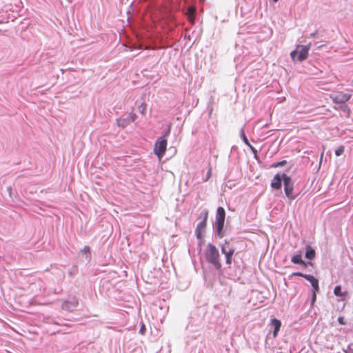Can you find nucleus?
<instances>
[{
    "mask_svg": "<svg viewBox=\"0 0 353 353\" xmlns=\"http://www.w3.org/2000/svg\"><path fill=\"white\" fill-rule=\"evenodd\" d=\"M85 250H88V251L89 250V248H85Z\"/></svg>",
    "mask_w": 353,
    "mask_h": 353,
    "instance_id": "31",
    "label": "nucleus"
},
{
    "mask_svg": "<svg viewBox=\"0 0 353 353\" xmlns=\"http://www.w3.org/2000/svg\"><path fill=\"white\" fill-rule=\"evenodd\" d=\"M241 137H242V138H243V139L244 142H245L247 145H250L249 141H248V139H247V137H246V136H245V133H244L243 130H242V131H241Z\"/></svg>",
    "mask_w": 353,
    "mask_h": 353,
    "instance_id": "23",
    "label": "nucleus"
},
{
    "mask_svg": "<svg viewBox=\"0 0 353 353\" xmlns=\"http://www.w3.org/2000/svg\"><path fill=\"white\" fill-rule=\"evenodd\" d=\"M316 299V293L312 292V298H311V304H313Z\"/></svg>",
    "mask_w": 353,
    "mask_h": 353,
    "instance_id": "25",
    "label": "nucleus"
},
{
    "mask_svg": "<svg viewBox=\"0 0 353 353\" xmlns=\"http://www.w3.org/2000/svg\"><path fill=\"white\" fill-rule=\"evenodd\" d=\"M225 212L223 207H219L216 210V226L217 234L220 237L223 236V229L225 223Z\"/></svg>",
    "mask_w": 353,
    "mask_h": 353,
    "instance_id": "5",
    "label": "nucleus"
},
{
    "mask_svg": "<svg viewBox=\"0 0 353 353\" xmlns=\"http://www.w3.org/2000/svg\"><path fill=\"white\" fill-rule=\"evenodd\" d=\"M145 325L144 324H142L141 328H140V330H139V332L141 334H145Z\"/></svg>",
    "mask_w": 353,
    "mask_h": 353,
    "instance_id": "27",
    "label": "nucleus"
},
{
    "mask_svg": "<svg viewBox=\"0 0 353 353\" xmlns=\"http://www.w3.org/2000/svg\"><path fill=\"white\" fill-rule=\"evenodd\" d=\"M270 325L274 328L273 336L276 337L281 326V322L276 319H272Z\"/></svg>",
    "mask_w": 353,
    "mask_h": 353,
    "instance_id": "10",
    "label": "nucleus"
},
{
    "mask_svg": "<svg viewBox=\"0 0 353 353\" xmlns=\"http://www.w3.org/2000/svg\"><path fill=\"white\" fill-rule=\"evenodd\" d=\"M221 251L226 257V263L228 264H231L232 256L234 252V250L233 248H231L228 243H225L222 246Z\"/></svg>",
    "mask_w": 353,
    "mask_h": 353,
    "instance_id": "8",
    "label": "nucleus"
},
{
    "mask_svg": "<svg viewBox=\"0 0 353 353\" xmlns=\"http://www.w3.org/2000/svg\"><path fill=\"white\" fill-rule=\"evenodd\" d=\"M208 217V212L207 210L202 211L199 216V219H201V221L197 224L195 233L197 239H201L203 238V233L205 232L207 220Z\"/></svg>",
    "mask_w": 353,
    "mask_h": 353,
    "instance_id": "4",
    "label": "nucleus"
},
{
    "mask_svg": "<svg viewBox=\"0 0 353 353\" xmlns=\"http://www.w3.org/2000/svg\"><path fill=\"white\" fill-rule=\"evenodd\" d=\"M130 123V120L128 119V117L125 119L120 118L117 119V124L119 126L125 128Z\"/></svg>",
    "mask_w": 353,
    "mask_h": 353,
    "instance_id": "14",
    "label": "nucleus"
},
{
    "mask_svg": "<svg viewBox=\"0 0 353 353\" xmlns=\"http://www.w3.org/2000/svg\"><path fill=\"white\" fill-rule=\"evenodd\" d=\"M304 275H305V274H303L301 272H293L291 274V276H299L303 277Z\"/></svg>",
    "mask_w": 353,
    "mask_h": 353,
    "instance_id": "26",
    "label": "nucleus"
},
{
    "mask_svg": "<svg viewBox=\"0 0 353 353\" xmlns=\"http://www.w3.org/2000/svg\"><path fill=\"white\" fill-rule=\"evenodd\" d=\"M303 278L307 279L310 283L312 282L313 280L315 279V277H314L311 274H305V275L303 276Z\"/></svg>",
    "mask_w": 353,
    "mask_h": 353,
    "instance_id": "19",
    "label": "nucleus"
},
{
    "mask_svg": "<svg viewBox=\"0 0 353 353\" xmlns=\"http://www.w3.org/2000/svg\"><path fill=\"white\" fill-rule=\"evenodd\" d=\"M334 294L336 296H341L343 299V297H345L347 294V292H342L341 291V285H336L335 286L334 289Z\"/></svg>",
    "mask_w": 353,
    "mask_h": 353,
    "instance_id": "13",
    "label": "nucleus"
},
{
    "mask_svg": "<svg viewBox=\"0 0 353 353\" xmlns=\"http://www.w3.org/2000/svg\"><path fill=\"white\" fill-rule=\"evenodd\" d=\"M305 256L306 259H310V260L314 258L315 250L310 245L306 246Z\"/></svg>",
    "mask_w": 353,
    "mask_h": 353,
    "instance_id": "11",
    "label": "nucleus"
},
{
    "mask_svg": "<svg viewBox=\"0 0 353 353\" xmlns=\"http://www.w3.org/2000/svg\"><path fill=\"white\" fill-rule=\"evenodd\" d=\"M351 94L349 93H344L343 92H336L331 94L330 98L332 101L336 104H344L350 100Z\"/></svg>",
    "mask_w": 353,
    "mask_h": 353,
    "instance_id": "7",
    "label": "nucleus"
},
{
    "mask_svg": "<svg viewBox=\"0 0 353 353\" xmlns=\"http://www.w3.org/2000/svg\"><path fill=\"white\" fill-rule=\"evenodd\" d=\"M292 261L295 264H301L306 266V263L303 261L301 254H296L292 257Z\"/></svg>",
    "mask_w": 353,
    "mask_h": 353,
    "instance_id": "12",
    "label": "nucleus"
},
{
    "mask_svg": "<svg viewBox=\"0 0 353 353\" xmlns=\"http://www.w3.org/2000/svg\"><path fill=\"white\" fill-rule=\"evenodd\" d=\"M344 353H353V343L349 344L346 349H343Z\"/></svg>",
    "mask_w": 353,
    "mask_h": 353,
    "instance_id": "17",
    "label": "nucleus"
},
{
    "mask_svg": "<svg viewBox=\"0 0 353 353\" xmlns=\"http://www.w3.org/2000/svg\"><path fill=\"white\" fill-rule=\"evenodd\" d=\"M168 133L169 130L164 136L160 137L154 143V153L158 157L159 160L162 159L166 152L168 141L165 137L168 134Z\"/></svg>",
    "mask_w": 353,
    "mask_h": 353,
    "instance_id": "2",
    "label": "nucleus"
},
{
    "mask_svg": "<svg viewBox=\"0 0 353 353\" xmlns=\"http://www.w3.org/2000/svg\"><path fill=\"white\" fill-rule=\"evenodd\" d=\"M212 174V168L211 166L209 168L208 173L206 174V179H205V181H207L209 180V179L211 177Z\"/></svg>",
    "mask_w": 353,
    "mask_h": 353,
    "instance_id": "22",
    "label": "nucleus"
},
{
    "mask_svg": "<svg viewBox=\"0 0 353 353\" xmlns=\"http://www.w3.org/2000/svg\"><path fill=\"white\" fill-rule=\"evenodd\" d=\"M282 179L284 182V191L287 194V175L285 173H283L282 175L276 174L272 181L271 187L275 190L281 189L282 186Z\"/></svg>",
    "mask_w": 353,
    "mask_h": 353,
    "instance_id": "6",
    "label": "nucleus"
},
{
    "mask_svg": "<svg viewBox=\"0 0 353 353\" xmlns=\"http://www.w3.org/2000/svg\"><path fill=\"white\" fill-rule=\"evenodd\" d=\"M309 49L308 46H298L290 52V57L294 61H302L307 59Z\"/></svg>",
    "mask_w": 353,
    "mask_h": 353,
    "instance_id": "3",
    "label": "nucleus"
},
{
    "mask_svg": "<svg viewBox=\"0 0 353 353\" xmlns=\"http://www.w3.org/2000/svg\"><path fill=\"white\" fill-rule=\"evenodd\" d=\"M137 119V115L134 112H132L129 114V116L128 117V119L130 120V122L132 123V122H134Z\"/></svg>",
    "mask_w": 353,
    "mask_h": 353,
    "instance_id": "18",
    "label": "nucleus"
},
{
    "mask_svg": "<svg viewBox=\"0 0 353 353\" xmlns=\"http://www.w3.org/2000/svg\"><path fill=\"white\" fill-rule=\"evenodd\" d=\"M206 259L208 262L212 263L216 269H219L221 267L219 261V253L216 248L210 243L208 245L206 251Z\"/></svg>",
    "mask_w": 353,
    "mask_h": 353,
    "instance_id": "1",
    "label": "nucleus"
},
{
    "mask_svg": "<svg viewBox=\"0 0 353 353\" xmlns=\"http://www.w3.org/2000/svg\"><path fill=\"white\" fill-rule=\"evenodd\" d=\"M312 289H313V292H314V293H316V292H318L319 290V285H312Z\"/></svg>",
    "mask_w": 353,
    "mask_h": 353,
    "instance_id": "28",
    "label": "nucleus"
},
{
    "mask_svg": "<svg viewBox=\"0 0 353 353\" xmlns=\"http://www.w3.org/2000/svg\"><path fill=\"white\" fill-rule=\"evenodd\" d=\"M139 108L141 111V113L143 114L146 110V105L144 103H141V105H140V107Z\"/></svg>",
    "mask_w": 353,
    "mask_h": 353,
    "instance_id": "20",
    "label": "nucleus"
},
{
    "mask_svg": "<svg viewBox=\"0 0 353 353\" xmlns=\"http://www.w3.org/2000/svg\"><path fill=\"white\" fill-rule=\"evenodd\" d=\"M344 146H340L335 150V155L337 157L341 156L344 152Z\"/></svg>",
    "mask_w": 353,
    "mask_h": 353,
    "instance_id": "16",
    "label": "nucleus"
},
{
    "mask_svg": "<svg viewBox=\"0 0 353 353\" xmlns=\"http://www.w3.org/2000/svg\"><path fill=\"white\" fill-rule=\"evenodd\" d=\"M319 285V281H318V279H316L315 278V279L313 280L312 282L311 283V285L312 286V285Z\"/></svg>",
    "mask_w": 353,
    "mask_h": 353,
    "instance_id": "29",
    "label": "nucleus"
},
{
    "mask_svg": "<svg viewBox=\"0 0 353 353\" xmlns=\"http://www.w3.org/2000/svg\"><path fill=\"white\" fill-rule=\"evenodd\" d=\"M285 164H286V161L283 160V161H279L278 163H273V164L270 165V168H277L279 166H283V165H285Z\"/></svg>",
    "mask_w": 353,
    "mask_h": 353,
    "instance_id": "15",
    "label": "nucleus"
},
{
    "mask_svg": "<svg viewBox=\"0 0 353 353\" xmlns=\"http://www.w3.org/2000/svg\"><path fill=\"white\" fill-rule=\"evenodd\" d=\"M274 2H277L279 0H273Z\"/></svg>",
    "mask_w": 353,
    "mask_h": 353,
    "instance_id": "32",
    "label": "nucleus"
},
{
    "mask_svg": "<svg viewBox=\"0 0 353 353\" xmlns=\"http://www.w3.org/2000/svg\"><path fill=\"white\" fill-rule=\"evenodd\" d=\"M288 199H294L300 193L299 189L294 190L293 183H292L290 177L288 176Z\"/></svg>",
    "mask_w": 353,
    "mask_h": 353,
    "instance_id": "9",
    "label": "nucleus"
},
{
    "mask_svg": "<svg viewBox=\"0 0 353 353\" xmlns=\"http://www.w3.org/2000/svg\"><path fill=\"white\" fill-rule=\"evenodd\" d=\"M338 322L340 325H344L346 324V323L344 321V318L343 316H339L338 318Z\"/></svg>",
    "mask_w": 353,
    "mask_h": 353,
    "instance_id": "24",
    "label": "nucleus"
},
{
    "mask_svg": "<svg viewBox=\"0 0 353 353\" xmlns=\"http://www.w3.org/2000/svg\"><path fill=\"white\" fill-rule=\"evenodd\" d=\"M341 109H342L343 110H347L348 111L350 110V109H349V108H347V107L346 105H343V106H342V107H341Z\"/></svg>",
    "mask_w": 353,
    "mask_h": 353,
    "instance_id": "30",
    "label": "nucleus"
},
{
    "mask_svg": "<svg viewBox=\"0 0 353 353\" xmlns=\"http://www.w3.org/2000/svg\"><path fill=\"white\" fill-rule=\"evenodd\" d=\"M195 12V9L193 8V7H190L188 8V14L189 16H192L194 15Z\"/></svg>",
    "mask_w": 353,
    "mask_h": 353,
    "instance_id": "21",
    "label": "nucleus"
}]
</instances>
